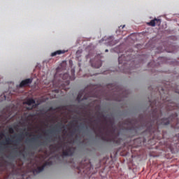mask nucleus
Returning <instances> with one entry per match:
<instances>
[{"label":"nucleus","instance_id":"nucleus-1","mask_svg":"<svg viewBox=\"0 0 179 179\" xmlns=\"http://www.w3.org/2000/svg\"><path fill=\"white\" fill-rule=\"evenodd\" d=\"M159 94L163 103L158 102L157 100L150 101V106L152 108V115L150 117L145 120L140 118L138 120L136 119H127L122 123V125H127L126 129L132 132L133 136L136 135L139 129L146 128V132H148L149 135H154V138L159 139L156 136V134H159V125H169L171 124L173 128H176L173 122H175L176 125L178 124L177 113L171 115L169 118L160 120L162 115V110L164 108L165 110H176L177 104L170 102L167 97L169 92H164V88H162Z\"/></svg>","mask_w":179,"mask_h":179},{"label":"nucleus","instance_id":"nucleus-2","mask_svg":"<svg viewBox=\"0 0 179 179\" xmlns=\"http://www.w3.org/2000/svg\"><path fill=\"white\" fill-rule=\"evenodd\" d=\"M101 118H103V122L106 126L99 127L97 129L94 126H92V129L96 136H99L102 141L105 142H112L116 145H120L121 143V138H118L120 136V132H117V128L114 125V120L109 119L107 120V117L99 113Z\"/></svg>","mask_w":179,"mask_h":179},{"label":"nucleus","instance_id":"nucleus-3","mask_svg":"<svg viewBox=\"0 0 179 179\" xmlns=\"http://www.w3.org/2000/svg\"><path fill=\"white\" fill-rule=\"evenodd\" d=\"M57 149H62V156H73L76 148L73 146L66 145L65 142H61L56 146Z\"/></svg>","mask_w":179,"mask_h":179},{"label":"nucleus","instance_id":"nucleus-4","mask_svg":"<svg viewBox=\"0 0 179 179\" xmlns=\"http://www.w3.org/2000/svg\"><path fill=\"white\" fill-rule=\"evenodd\" d=\"M87 89L80 90L78 93V95L77 96V101H83V100H88L89 97H94V95L92 92H88Z\"/></svg>","mask_w":179,"mask_h":179},{"label":"nucleus","instance_id":"nucleus-5","mask_svg":"<svg viewBox=\"0 0 179 179\" xmlns=\"http://www.w3.org/2000/svg\"><path fill=\"white\" fill-rule=\"evenodd\" d=\"M90 167H91L90 162H88V163H87L86 164L80 162L79 164V166H73V168L78 170V174H80V173L82 172L85 173V169H90Z\"/></svg>","mask_w":179,"mask_h":179},{"label":"nucleus","instance_id":"nucleus-6","mask_svg":"<svg viewBox=\"0 0 179 179\" xmlns=\"http://www.w3.org/2000/svg\"><path fill=\"white\" fill-rule=\"evenodd\" d=\"M52 162L47 161L45 163L43 164L41 166H37L36 169H34L32 170L33 174H38L39 173H41L47 167V166H52Z\"/></svg>","mask_w":179,"mask_h":179},{"label":"nucleus","instance_id":"nucleus-7","mask_svg":"<svg viewBox=\"0 0 179 179\" xmlns=\"http://www.w3.org/2000/svg\"><path fill=\"white\" fill-rule=\"evenodd\" d=\"M122 58H124V55H122L118 58L119 65H122L123 64V66L122 67V72H124V73H131V68L125 69L127 64L126 62H122Z\"/></svg>","mask_w":179,"mask_h":179},{"label":"nucleus","instance_id":"nucleus-8","mask_svg":"<svg viewBox=\"0 0 179 179\" xmlns=\"http://www.w3.org/2000/svg\"><path fill=\"white\" fill-rule=\"evenodd\" d=\"M64 69H62V66H58L56 69V73H55V76H60V78H62V79L64 80H68V79L69 78V74L68 73H64L62 75V73H61L60 72L63 70Z\"/></svg>","mask_w":179,"mask_h":179},{"label":"nucleus","instance_id":"nucleus-9","mask_svg":"<svg viewBox=\"0 0 179 179\" xmlns=\"http://www.w3.org/2000/svg\"><path fill=\"white\" fill-rule=\"evenodd\" d=\"M32 83H33V78L25 79L20 83L19 86L20 87H26L29 85H31Z\"/></svg>","mask_w":179,"mask_h":179},{"label":"nucleus","instance_id":"nucleus-10","mask_svg":"<svg viewBox=\"0 0 179 179\" xmlns=\"http://www.w3.org/2000/svg\"><path fill=\"white\" fill-rule=\"evenodd\" d=\"M162 24V20L160 19L155 18L154 20H151L150 22L148 23V26H152L155 27V26H160Z\"/></svg>","mask_w":179,"mask_h":179},{"label":"nucleus","instance_id":"nucleus-11","mask_svg":"<svg viewBox=\"0 0 179 179\" xmlns=\"http://www.w3.org/2000/svg\"><path fill=\"white\" fill-rule=\"evenodd\" d=\"M90 64H91L92 68L99 69L101 66V60H100V59L90 60Z\"/></svg>","mask_w":179,"mask_h":179},{"label":"nucleus","instance_id":"nucleus-12","mask_svg":"<svg viewBox=\"0 0 179 179\" xmlns=\"http://www.w3.org/2000/svg\"><path fill=\"white\" fill-rule=\"evenodd\" d=\"M23 139H24L23 134H18V137L17 138V139H15L13 141L14 142V145L15 146H19L20 145V143H22Z\"/></svg>","mask_w":179,"mask_h":179},{"label":"nucleus","instance_id":"nucleus-13","mask_svg":"<svg viewBox=\"0 0 179 179\" xmlns=\"http://www.w3.org/2000/svg\"><path fill=\"white\" fill-rule=\"evenodd\" d=\"M66 52V50H57L51 53V57H57V55H61V54H65Z\"/></svg>","mask_w":179,"mask_h":179},{"label":"nucleus","instance_id":"nucleus-14","mask_svg":"<svg viewBox=\"0 0 179 179\" xmlns=\"http://www.w3.org/2000/svg\"><path fill=\"white\" fill-rule=\"evenodd\" d=\"M26 104H27V106H31V104H36V100H34L33 99H29L26 101Z\"/></svg>","mask_w":179,"mask_h":179},{"label":"nucleus","instance_id":"nucleus-15","mask_svg":"<svg viewBox=\"0 0 179 179\" xmlns=\"http://www.w3.org/2000/svg\"><path fill=\"white\" fill-rule=\"evenodd\" d=\"M10 142H12V140L8 138H6L5 141L1 142L0 145H10Z\"/></svg>","mask_w":179,"mask_h":179},{"label":"nucleus","instance_id":"nucleus-16","mask_svg":"<svg viewBox=\"0 0 179 179\" xmlns=\"http://www.w3.org/2000/svg\"><path fill=\"white\" fill-rule=\"evenodd\" d=\"M17 149H19V148H14V153L15 155H17V153H18L19 155H20V156H24V154L23 153V152L22 150L18 151Z\"/></svg>","mask_w":179,"mask_h":179},{"label":"nucleus","instance_id":"nucleus-17","mask_svg":"<svg viewBox=\"0 0 179 179\" xmlns=\"http://www.w3.org/2000/svg\"><path fill=\"white\" fill-rule=\"evenodd\" d=\"M38 139V137H34V138H31V139H29V142H31L32 143H37Z\"/></svg>","mask_w":179,"mask_h":179},{"label":"nucleus","instance_id":"nucleus-18","mask_svg":"<svg viewBox=\"0 0 179 179\" xmlns=\"http://www.w3.org/2000/svg\"><path fill=\"white\" fill-rule=\"evenodd\" d=\"M48 132H49V134H56V132H59V130H55V128H53L50 130H48Z\"/></svg>","mask_w":179,"mask_h":179},{"label":"nucleus","instance_id":"nucleus-19","mask_svg":"<svg viewBox=\"0 0 179 179\" xmlns=\"http://www.w3.org/2000/svg\"><path fill=\"white\" fill-rule=\"evenodd\" d=\"M172 90H173V92H175L176 93H179L178 86L172 87Z\"/></svg>","mask_w":179,"mask_h":179},{"label":"nucleus","instance_id":"nucleus-20","mask_svg":"<svg viewBox=\"0 0 179 179\" xmlns=\"http://www.w3.org/2000/svg\"><path fill=\"white\" fill-rule=\"evenodd\" d=\"M55 128H59L60 129H62V128H64V125L62 124V123H59L55 125Z\"/></svg>","mask_w":179,"mask_h":179},{"label":"nucleus","instance_id":"nucleus-21","mask_svg":"<svg viewBox=\"0 0 179 179\" xmlns=\"http://www.w3.org/2000/svg\"><path fill=\"white\" fill-rule=\"evenodd\" d=\"M8 131L10 134H13L15 132V130L12 127H10Z\"/></svg>","mask_w":179,"mask_h":179},{"label":"nucleus","instance_id":"nucleus-22","mask_svg":"<svg viewBox=\"0 0 179 179\" xmlns=\"http://www.w3.org/2000/svg\"><path fill=\"white\" fill-rule=\"evenodd\" d=\"M168 148L169 149L170 152H171L173 153V146H171V145L168 146Z\"/></svg>","mask_w":179,"mask_h":179},{"label":"nucleus","instance_id":"nucleus-23","mask_svg":"<svg viewBox=\"0 0 179 179\" xmlns=\"http://www.w3.org/2000/svg\"><path fill=\"white\" fill-rule=\"evenodd\" d=\"M55 110H57L56 108H54L52 107H50L49 109H48V111H55Z\"/></svg>","mask_w":179,"mask_h":179},{"label":"nucleus","instance_id":"nucleus-24","mask_svg":"<svg viewBox=\"0 0 179 179\" xmlns=\"http://www.w3.org/2000/svg\"><path fill=\"white\" fill-rule=\"evenodd\" d=\"M141 141V138H137V139H135L133 142L134 143H136L137 142H140Z\"/></svg>","mask_w":179,"mask_h":179},{"label":"nucleus","instance_id":"nucleus-25","mask_svg":"<svg viewBox=\"0 0 179 179\" xmlns=\"http://www.w3.org/2000/svg\"><path fill=\"white\" fill-rule=\"evenodd\" d=\"M33 108H34V106H31V107H27V110H33Z\"/></svg>","mask_w":179,"mask_h":179},{"label":"nucleus","instance_id":"nucleus-26","mask_svg":"<svg viewBox=\"0 0 179 179\" xmlns=\"http://www.w3.org/2000/svg\"><path fill=\"white\" fill-rule=\"evenodd\" d=\"M138 146H141V143L132 145L131 148H138Z\"/></svg>","mask_w":179,"mask_h":179},{"label":"nucleus","instance_id":"nucleus-27","mask_svg":"<svg viewBox=\"0 0 179 179\" xmlns=\"http://www.w3.org/2000/svg\"><path fill=\"white\" fill-rule=\"evenodd\" d=\"M114 44H115L114 42H110V43H109V45H114Z\"/></svg>","mask_w":179,"mask_h":179},{"label":"nucleus","instance_id":"nucleus-28","mask_svg":"<svg viewBox=\"0 0 179 179\" xmlns=\"http://www.w3.org/2000/svg\"><path fill=\"white\" fill-rule=\"evenodd\" d=\"M2 136H5V134L1 133V134H0V138H2Z\"/></svg>","mask_w":179,"mask_h":179},{"label":"nucleus","instance_id":"nucleus-29","mask_svg":"<svg viewBox=\"0 0 179 179\" xmlns=\"http://www.w3.org/2000/svg\"><path fill=\"white\" fill-rule=\"evenodd\" d=\"M73 135H75V132H74V131H72V132H71V136H73Z\"/></svg>","mask_w":179,"mask_h":179},{"label":"nucleus","instance_id":"nucleus-30","mask_svg":"<svg viewBox=\"0 0 179 179\" xmlns=\"http://www.w3.org/2000/svg\"><path fill=\"white\" fill-rule=\"evenodd\" d=\"M114 100H115L116 101H120V99H118L117 98H115Z\"/></svg>","mask_w":179,"mask_h":179},{"label":"nucleus","instance_id":"nucleus-31","mask_svg":"<svg viewBox=\"0 0 179 179\" xmlns=\"http://www.w3.org/2000/svg\"><path fill=\"white\" fill-rule=\"evenodd\" d=\"M105 52H108V49H106V50H105Z\"/></svg>","mask_w":179,"mask_h":179},{"label":"nucleus","instance_id":"nucleus-32","mask_svg":"<svg viewBox=\"0 0 179 179\" xmlns=\"http://www.w3.org/2000/svg\"><path fill=\"white\" fill-rule=\"evenodd\" d=\"M25 135L27 136V135H29V132H26Z\"/></svg>","mask_w":179,"mask_h":179},{"label":"nucleus","instance_id":"nucleus-33","mask_svg":"<svg viewBox=\"0 0 179 179\" xmlns=\"http://www.w3.org/2000/svg\"><path fill=\"white\" fill-rule=\"evenodd\" d=\"M35 166H36V167H37V166H38V164H37V162H36Z\"/></svg>","mask_w":179,"mask_h":179},{"label":"nucleus","instance_id":"nucleus-34","mask_svg":"<svg viewBox=\"0 0 179 179\" xmlns=\"http://www.w3.org/2000/svg\"><path fill=\"white\" fill-rule=\"evenodd\" d=\"M124 27H125V25H123V26L122 27V29H124Z\"/></svg>","mask_w":179,"mask_h":179},{"label":"nucleus","instance_id":"nucleus-35","mask_svg":"<svg viewBox=\"0 0 179 179\" xmlns=\"http://www.w3.org/2000/svg\"><path fill=\"white\" fill-rule=\"evenodd\" d=\"M96 121H97V120H95L93 121V122H96Z\"/></svg>","mask_w":179,"mask_h":179},{"label":"nucleus","instance_id":"nucleus-36","mask_svg":"<svg viewBox=\"0 0 179 179\" xmlns=\"http://www.w3.org/2000/svg\"><path fill=\"white\" fill-rule=\"evenodd\" d=\"M60 108L61 110H62V108H61V107H59V108Z\"/></svg>","mask_w":179,"mask_h":179},{"label":"nucleus","instance_id":"nucleus-37","mask_svg":"<svg viewBox=\"0 0 179 179\" xmlns=\"http://www.w3.org/2000/svg\"><path fill=\"white\" fill-rule=\"evenodd\" d=\"M92 118H90V121L92 122Z\"/></svg>","mask_w":179,"mask_h":179},{"label":"nucleus","instance_id":"nucleus-38","mask_svg":"<svg viewBox=\"0 0 179 179\" xmlns=\"http://www.w3.org/2000/svg\"><path fill=\"white\" fill-rule=\"evenodd\" d=\"M45 135H47V132L45 133Z\"/></svg>","mask_w":179,"mask_h":179},{"label":"nucleus","instance_id":"nucleus-39","mask_svg":"<svg viewBox=\"0 0 179 179\" xmlns=\"http://www.w3.org/2000/svg\"><path fill=\"white\" fill-rule=\"evenodd\" d=\"M0 150H1V147H0Z\"/></svg>","mask_w":179,"mask_h":179}]
</instances>
